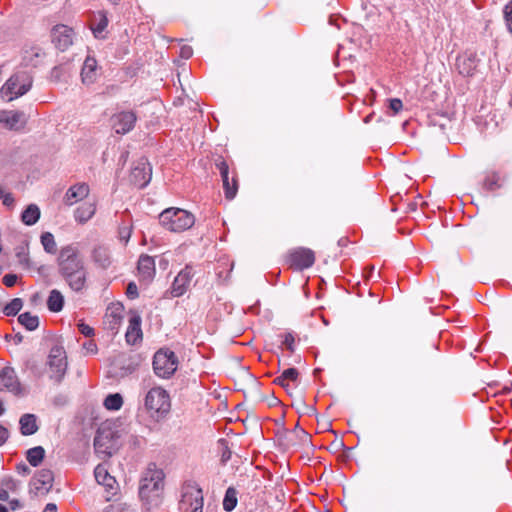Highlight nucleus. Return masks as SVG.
Returning <instances> with one entry per match:
<instances>
[{"mask_svg": "<svg viewBox=\"0 0 512 512\" xmlns=\"http://www.w3.org/2000/svg\"><path fill=\"white\" fill-rule=\"evenodd\" d=\"M104 512H121L120 509L118 507H115V506H109L107 507Z\"/></svg>", "mask_w": 512, "mask_h": 512, "instance_id": "680f3d73", "label": "nucleus"}, {"mask_svg": "<svg viewBox=\"0 0 512 512\" xmlns=\"http://www.w3.org/2000/svg\"><path fill=\"white\" fill-rule=\"evenodd\" d=\"M20 262H21L22 264H23V263H25L26 265H28V263H29V259H28V257H27L26 255H24V256H23V258H22V259H20Z\"/></svg>", "mask_w": 512, "mask_h": 512, "instance_id": "0e129e2a", "label": "nucleus"}, {"mask_svg": "<svg viewBox=\"0 0 512 512\" xmlns=\"http://www.w3.org/2000/svg\"><path fill=\"white\" fill-rule=\"evenodd\" d=\"M282 378H284L288 382H295L298 379V370L296 368H288L284 370L282 373Z\"/></svg>", "mask_w": 512, "mask_h": 512, "instance_id": "79ce46f5", "label": "nucleus"}, {"mask_svg": "<svg viewBox=\"0 0 512 512\" xmlns=\"http://www.w3.org/2000/svg\"><path fill=\"white\" fill-rule=\"evenodd\" d=\"M50 378L59 383L67 370V356L63 347L53 346L48 355L47 361Z\"/></svg>", "mask_w": 512, "mask_h": 512, "instance_id": "6e6552de", "label": "nucleus"}, {"mask_svg": "<svg viewBox=\"0 0 512 512\" xmlns=\"http://www.w3.org/2000/svg\"><path fill=\"white\" fill-rule=\"evenodd\" d=\"M20 432L22 435H33L38 431L37 417L34 414L26 413L20 417Z\"/></svg>", "mask_w": 512, "mask_h": 512, "instance_id": "393cba45", "label": "nucleus"}, {"mask_svg": "<svg viewBox=\"0 0 512 512\" xmlns=\"http://www.w3.org/2000/svg\"><path fill=\"white\" fill-rule=\"evenodd\" d=\"M9 498V494H8V491L7 489H5L4 487H0V500L1 501H7Z\"/></svg>", "mask_w": 512, "mask_h": 512, "instance_id": "bf43d9fd", "label": "nucleus"}, {"mask_svg": "<svg viewBox=\"0 0 512 512\" xmlns=\"http://www.w3.org/2000/svg\"><path fill=\"white\" fill-rule=\"evenodd\" d=\"M97 76V61L95 58L88 56L84 61L81 71L82 82L86 85H91L96 81Z\"/></svg>", "mask_w": 512, "mask_h": 512, "instance_id": "b1692460", "label": "nucleus"}, {"mask_svg": "<svg viewBox=\"0 0 512 512\" xmlns=\"http://www.w3.org/2000/svg\"><path fill=\"white\" fill-rule=\"evenodd\" d=\"M19 484V481L11 476H5L1 479V486L7 489V491L16 492Z\"/></svg>", "mask_w": 512, "mask_h": 512, "instance_id": "58836bf2", "label": "nucleus"}, {"mask_svg": "<svg viewBox=\"0 0 512 512\" xmlns=\"http://www.w3.org/2000/svg\"><path fill=\"white\" fill-rule=\"evenodd\" d=\"M152 169L147 159L141 158L131 170L130 181L138 188L145 187L151 180Z\"/></svg>", "mask_w": 512, "mask_h": 512, "instance_id": "f8f14e48", "label": "nucleus"}, {"mask_svg": "<svg viewBox=\"0 0 512 512\" xmlns=\"http://www.w3.org/2000/svg\"><path fill=\"white\" fill-rule=\"evenodd\" d=\"M125 338L126 342L130 345H134L142 339L141 317L138 314L130 317Z\"/></svg>", "mask_w": 512, "mask_h": 512, "instance_id": "4be33fe9", "label": "nucleus"}, {"mask_svg": "<svg viewBox=\"0 0 512 512\" xmlns=\"http://www.w3.org/2000/svg\"><path fill=\"white\" fill-rule=\"evenodd\" d=\"M216 167L218 168L227 199H233L237 193L238 185L235 177L229 178V167L225 160L219 159L216 161Z\"/></svg>", "mask_w": 512, "mask_h": 512, "instance_id": "a211bd4d", "label": "nucleus"}, {"mask_svg": "<svg viewBox=\"0 0 512 512\" xmlns=\"http://www.w3.org/2000/svg\"><path fill=\"white\" fill-rule=\"evenodd\" d=\"M74 36L73 29L64 24L55 25L51 29L52 43L61 51L67 50L73 44Z\"/></svg>", "mask_w": 512, "mask_h": 512, "instance_id": "9b49d317", "label": "nucleus"}, {"mask_svg": "<svg viewBox=\"0 0 512 512\" xmlns=\"http://www.w3.org/2000/svg\"><path fill=\"white\" fill-rule=\"evenodd\" d=\"M3 390L15 395H19L22 391L16 372L10 366H6L0 370V391Z\"/></svg>", "mask_w": 512, "mask_h": 512, "instance_id": "2eb2a0df", "label": "nucleus"}, {"mask_svg": "<svg viewBox=\"0 0 512 512\" xmlns=\"http://www.w3.org/2000/svg\"><path fill=\"white\" fill-rule=\"evenodd\" d=\"M232 452L228 448V446H224L222 454H221V462L222 464H226L231 459Z\"/></svg>", "mask_w": 512, "mask_h": 512, "instance_id": "5fc2aeb1", "label": "nucleus"}, {"mask_svg": "<svg viewBox=\"0 0 512 512\" xmlns=\"http://www.w3.org/2000/svg\"><path fill=\"white\" fill-rule=\"evenodd\" d=\"M374 270H375V267L373 265L368 267L367 278L373 277Z\"/></svg>", "mask_w": 512, "mask_h": 512, "instance_id": "e2e57ef3", "label": "nucleus"}, {"mask_svg": "<svg viewBox=\"0 0 512 512\" xmlns=\"http://www.w3.org/2000/svg\"><path fill=\"white\" fill-rule=\"evenodd\" d=\"M94 476L98 484L103 485L109 489H112L116 483V480L111 476L104 465H97L94 470Z\"/></svg>", "mask_w": 512, "mask_h": 512, "instance_id": "bb28decb", "label": "nucleus"}, {"mask_svg": "<svg viewBox=\"0 0 512 512\" xmlns=\"http://www.w3.org/2000/svg\"><path fill=\"white\" fill-rule=\"evenodd\" d=\"M95 212H96L95 202L87 201L75 210L74 217L77 222L85 223L93 217Z\"/></svg>", "mask_w": 512, "mask_h": 512, "instance_id": "a878e982", "label": "nucleus"}, {"mask_svg": "<svg viewBox=\"0 0 512 512\" xmlns=\"http://www.w3.org/2000/svg\"><path fill=\"white\" fill-rule=\"evenodd\" d=\"M180 507L184 512H202L203 495L200 489L185 492L180 501Z\"/></svg>", "mask_w": 512, "mask_h": 512, "instance_id": "dca6fc26", "label": "nucleus"}, {"mask_svg": "<svg viewBox=\"0 0 512 512\" xmlns=\"http://www.w3.org/2000/svg\"><path fill=\"white\" fill-rule=\"evenodd\" d=\"M0 200H2L3 205L6 207H13L15 202L13 195L9 192H5L2 189H0Z\"/></svg>", "mask_w": 512, "mask_h": 512, "instance_id": "37998d69", "label": "nucleus"}, {"mask_svg": "<svg viewBox=\"0 0 512 512\" xmlns=\"http://www.w3.org/2000/svg\"><path fill=\"white\" fill-rule=\"evenodd\" d=\"M69 76V68L66 65L55 66L50 72V80L52 82L66 81Z\"/></svg>", "mask_w": 512, "mask_h": 512, "instance_id": "c9c22d12", "label": "nucleus"}, {"mask_svg": "<svg viewBox=\"0 0 512 512\" xmlns=\"http://www.w3.org/2000/svg\"><path fill=\"white\" fill-rule=\"evenodd\" d=\"M22 306V300L20 298H14L3 307L2 311L7 316H14L21 310Z\"/></svg>", "mask_w": 512, "mask_h": 512, "instance_id": "4c0bfd02", "label": "nucleus"}, {"mask_svg": "<svg viewBox=\"0 0 512 512\" xmlns=\"http://www.w3.org/2000/svg\"><path fill=\"white\" fill-rule=\"evenodd\" d=\"M18 321L21 325H23L27 330L33 331L39 326V318L36 315H32L29 312H25L19 315Z\"/></svg>", "mask_w": 512, "mask_h": 512, "instance_id": "473e14b6", "label": "nucleus"}, {"mask_svg": "<svg viewBox=\"0 0 512 512\" xmlns=\"http://www.w3.org/2000/svg\"><path fill=\"white\" fill-rule=\"evenodd\" d=\"M45 457V450L42 446L30 448L26 452V459L33 467H37Z\"/></svg>", "mask_w": 512, "mask_h": 512, "instance_id": "7c9ffc66", "label": "nucleus"}, {"mask_svg": "<svg viewBox=\"0 0 512 512\" xmlns=\"http://www.w3.org/2000/svg\"><path fill=\"white\" fill-rule=\"evenodd\" d=\"M275 382L279 385H281L282 387H287L288 386V381H286L284 378H282V375L278 376L276 379H275Z\"/></svg>", "mask_w": 512, "mask_h": 512, "instance_id": "052dcab7", "label": "nucleus"}, {"mask_svg": "<svg viewBox=\"0 0 512 512\" xmlns=\"http://www.w3.org/2000/svg\"><path fill=\"white\" fill-rule=\"evenodd\" d=\"M136 119L134 112L122 111L111 117V125L117 134H126L133 129Z\"/></svg>", "mask_w": 512, "mask_h": 512, "instance_id": "4468645a", "label": "nucleus"}, {"mask_svg": "<svg viewBox=\"0 0 512 512\" xmlns=\"http://www.w3.org/2000/svg\"><path fill=\"white\" fill-rule=\"evenodd\" d=\"M389 108L392 110L393 114L399 113L403 108V103L398 98H393L389 100Z\"/></svg>", "mask_w": 512, "mask_h": 512, "instance_id": "a18cd8bd", "label": "nucleus"}, {"mask_svg": "<svg viewBox=\"0 0 512 512\" xmlns=\"http://www.w3.org/2000/svg\"><path fill=\"white\" fill-rule=\"evenodd\" d=\"M138 272L144 281H151L155 275L154 258L149 255H141L138 260Z\"/></svg>", "mask_w": 512, "mask_h": 512, "instance_id": "5701e85b", "label": "nucleus"}, {"mask_svg": "<svg viewBox=\"0 0 512 512\" xmlns=\"http://www.w3.org/2000/svg\"><path fill=\"white\" fill-rule=\"evenodd\" d=\"M33 79L27 71H17L1 88L2 97L12 101L26 94L32 87Z\"/></svg>", "mask_w": 512, "mask_h": 512, "instance_id": "39448f33", "label": "nucleus"}, {"mask_svg": "<svg viewBox=\"0 0 512 512\" xmlns=\"http://www.w3.org/2000/svg\"><path fill=\"white\" fill-rule=\"evenodd\" d=\"M8 437V430L0 424V446H2L7 441Z\"/></svg>", "mask_w": 512, "mask_h": 512, "instance_id": "6e6d98bb", "label": "nucleus"}, {"mask_svg": "<svg viewBox=\"0 0 512 512\" xmlns=\"http://www.w3.org/2000/svg\"><path fill=\"white\" fill-rule=\"evenodd\" d=\"M64 306V297L62 293L53 289L47 299V307L51 312H60Z\"/></svg>", "mask_w": 512, "mask_h": 512, "instance_id": "c85d7f7f", "label": "nucleus"}, {"mask_svg": "<svg viewBox=\"0 0 512 512\" xmlns=\"http://www.w3.org/2000/svg\"><path fill=\"white\" fill-rule=\"evenodd\" d=\"M315 262V254L311 249L299 247L289 252L287 263L295 270H304Z\"/></svg>", "mask_w": 512, "mask_h": 512, "instance_id": "9d476101", "label": "nucleus"}, {"mask_svg": "<svg viewBox=\"0 0 512 512\" xmlns=\"http://www.w3.org/2000/svg\"><path fill=\"white\" fill-rule=\"evenodd\" d=\"M118 432L110 424H102L94 438L95 452L103 458L111 457L118 447Z\"/></svg>", "mask_w": 512, "mask_h": 512, "instance_id": "423d86ee", "label": "nucleus"}, {"mask_svg": "<svg viewBox=\"0 0 512 512\" xmlns=\"http://www.w3.org/2000/svg\"><path fill=\"white\" fill-rule=\"evenodd\" d=\"M178 359L169 349L158 350L153 357V369L161 378H170L177 370Z\"/></svg>", "mask_w": 512, "mask_h": 512, "instance_id": "0eeeda50", "label": "nucleus"}, {"mask_svg": "<svg viewBox=\"0 0 512 512\" xmlns=\"http://www.w3.org/2000/svg\"><path fill=\"white\" fill-rule=\"evenodd\" d=\"M124 307L121 303L110 304L104 316V323L111 331H117L123 319Z\"/></svg>", "mask_w": 512, "mask_h": 512, "instance_id": "6ab92c4d", "label": "nucleus"}, {"mask_svg": "<svg viewBox=\"0 0 512 512\" xmlns=\"http://www.w3.org/2000/svg\"><path fill=\"white\" fill-rule=\"evenodd\" d=\"M194 276V272L191 266L186 265L175 277L171 288L170 294L172 297H180L184 295L190 287V283Z\"/></svg>", "mask_w": 512, "mask_h": 512, "instance_id": "ddd939ff", "label": "nucleus"}, {"mask_svg": "<svg viewBox=\"0 0 512 512\" xmlns=\"http://www.w3.org/2000/svg\"><path fill=\"white\" fill-rule=\"evenodd\" d=\"M41 54H42V52H41V50H40V49H38V50H37V52H35V56H36V57H40V56H41Z\"/></svg>", "mask_w": 512, "mask_h": 512, "instance_id": "774afa93", "label": "nucleus"}, {"mask_svg": "<svg viewBox=\"0 0 512 512\" xmlns=\"http://www.w3.org/2000/svg\"><path fill=\"white\" fill-rule=\"evenodd\" d=\"M17 279L18 277L16 274H6L2 280L5 286L12 287L16 284Z\"/></svg>", "mask_w": 512, "mask_h": 512, "instance_id": "8fccbe9b", "label": "nucleus"}, {"mask_svg": "<svg viewBox=\"0 0 512 512\" xmlns=\"http://www.w3.org/2000/svg\"><path fill=\"white\" fill-rule=\"evenodd\" d=\"M504 19L508 31L512 33V0L504 8Z\"/></svg>", "mask_w": 512, "mask_h": 512, "instance_id": "a19ab883", "label": "nucleus"}, {"mask_svg": "<svg viewBox=\"0 0 512 512\" xmlns=\"http://www.w3.org/2000/svg\"><path fill=\"white\" fill-rule=\"evenodd\" d=\"M53 482V472L49 469H41L31 479L30 493L35 496H44L52 489Z\"/></svg>", "mask_w": 512, "mask_h": 512, "instance_id": "1a4fd4ad", "label": "nucleus"}, {"mask_svg": "<svg viewBox=\"0 0 512 512\" xmlns=\"http://www.w3.org/2000/svg\"><path fill=\"white\" fill-rule=\"evenodd\" d=\"M92 260L96 265L103 269L107 268L111 263L108 250L102 246L94 248L92 252Z\"/></svg>", "mask_w": 512, "mask_h": 512, "instance_id": "cd10ccee", "label": "nucleus"}, {"mask_svg": "<svg viewBox=\"0 0 512 512\" xmlns=\"http://www.w3.org/2000/svg\"><path fill=\"white\" fill-rule=\"evenodd\" d=\"M90 192L89 185L86 183H77L72 185L65 193L63 201L66 205L72 206L87 198Z\"/></svg>", "mask_w": 512, "mask_h": 512, "instance_id": "412c9836", "label": "nucleus"}, {"mask_svg": "<svg viewBox=\"0 0 512 512\" xmlns=\"http://www.w3.org/2000/svg\"><path fill=\"white\" fill-rule=\"evenodd\" d=\"M160 224L171 232H183L194 225L195 217L179 208H168L159 215Z\"/></svg>", "mask_w": 512, "mask_h": 512, "instance_id": "20e7f679", "label": "nucleus"}, {"mask_svg": "<svg viewBox=\"0 0 512 512\" xmlns=\"http://www.w3.org/2000/svg\"><path fill=\"white\" fill-rule=\"evenodd\" d=\"M9 507L11 510L15 511V510L22 508V504L20 503L19 500L13 499V500L9 501Z\"/></svg>", "mask_w": 512, "mask_h": 512, "instance_id": "4d7b16f0", "label": "nucleus"}, {"mask_svg": "<svg viewBox=\"0 0 512 512\" xmlns=\"http://www.w3.org/2000/svg\"><path fill=\"white\" fill-rule=\"evenodd\" d=\"M5 409L2 405V403L0 402V416L4 413Z\"/></svg>", "mask_w": 512, "mask_h": 512, "instance_id": "338daca9", "label": "nucleus"}, {"mask_svg": "<svg viewBox=\"0 0 512 512\" xmlns=\"http://www.w3.org/2000/svg\"><path fill=\"white\" fill-rule=\"evenodd\" d=\"M27 116L22 111H3L0 113V124L9 130L19 131L25 127Z\"/></svg>", "mask_w": 512, "mask_h": 512, "instance_id": "f3484780", "label": "nucleus"}, {"mask_svg": "<svg viewBox=\"0 0 512 512\" xmlns=\"http://www.w3.org/2000/svg\"><path fill=\"white\" fill-rule=\"evenodd\" d=\"M57 264L60 276L71 290L81 292L86 287L87 269L76 247L72 245L62 247Z\"/></svg>", "mask_w": 512, "mask_h": 512, "instance_id": "f257e3e1", "label": "nucleus"}, {"mask_svg": "<svg viewBox=\"0 0 512 512\" xmlns=\"http://www.w3.org/2000/svg\"><path fill=\"white\" fill-rule=\"evenodd\" d=\"M237 505V491L234 487H229L226 490L223 499V509L227 512H231Z\"/></svg>", "mask_w": 512, "mask_h": 512, "instance_id": "72a5a7b5", "label": "nucleus"}, {"mask_svg": "<svg viewBox=\"0 0 512 512\" xmlns=\"http://www.w3.org/2000/svg\"><path fill=\"white\" fill-rule=\"evenodd\" d=\"M103 405L108 410L117 411L123 405V398L119 393L109 394L105 398Z\"/></svg>", "mask_w": 512, "mask_h": 512, "instance_id": "f704fd0d", "label": "nucleus"}, {"mask_svg": "<svg viewBox=\"0 0 512 512\" xmlns=\"http://www.w3.org/2000/svg\"><path fill=\"white\" fill-rule=\"evenodd\" d=\"M484 186L486 189L493 191L500 187L499 177L496 174L488 175L484 181Z\"/></svg>", "mask_w": 512, "mask_h": 512, "instance_id": "ea45409f", "label": "nucleus"}, {"mask_svg": "<svg viewBox=\"0 0 512 512\" xmlns=\"http://www.w3.org/2000/svg\"><path fill=\"white\" fill-rule=\"evenodd\" d=\"M478 61L476 54L465 53L457 57L456 68L461 75L469 77L475 73Z\"/></svg>", "mask_w": 512, "mask_h": 512, "instance_id": "aec40b11", "label": "nucleus"}, {"mask_svg": "<svg viewBox=\"0 0 512 512\" xmlns=\"http://www.w3.org/2000/svg\"><path fill=\"white\" fill-rule=\"evenodd\" d=\"M43 512H57V506L55 503H48L44 507Z\"/></svg>", "mask_w": 512, "mask_h": 512, "instance_id": "13d9d810", "label": "nucleus"}, {"mask_svg": "<svg viewBox=\"0 0 512 512\" xmlns=\"http://www.w3.org/2000/svg\"><path fill=\"white\" fill-rule=\"evenodd\" d=\"M144 409L155 421L164 419L171 409L169 393L161 387L151 388L144 397Z\"/></svg>", "mask_w": 512, "mask_h": 512, "instance_id": "7ed1b4c3", "label": "nucleus"}, {"mask_svg": "<svg viewBox=\"0 0 512 512\" xmlns=\"http://www.w3.org/2000/svg\"><path fill=\"white\" fill-rule=\"evenodd\" d=\"M193 54V50L190 46L184 45L180 49V56L184 59H189Z\"/></svg>", "mask_w": 512, "mask_h": 512, "instance_id": "603ef678", "label": "nucleus"}, {"mask_svg": "<svg viewBox=\"0 0 512 512\" xmlns=\"http://www.w3.org/2000/svg\"><path fill=\"white\" fill-rule=\"evenodd\" d=\"M41 244L44 250L49 254H55L57 251V245L55 238L52 233L44 232L41 235Z\"/></svg>", "mask_w": 512, "mask_h": 512, "instance_id": "e433bc0d", "label": "nucleus"}, {"mask_svg": "<svg viewBox=\"0 0 512 512\" xmlns=\"http://www.w3.org/2000/svg\"><path fill=\"white\" fill-rule=\"evenodd\" d=\"M164 487V473L156 464L150 463L144 472L139 487V496L149 506H158Z\"/></svg>", "mask_w": 512, "mask_h": 512, "instance_id": "f03ea898", "label": "nucleus"}, {"mask_svg": "<svg viewBox=\"0 0 512 512\" xmlns=\"http://www.w3.org/2000/svg\"><path fill=\"white\" fill-rule=\"evenodd\" d=\"M0 512H9V511L6 506H4L3 504H0Z\"/></svg>", "mask_w": 512, "mask_h": 512, "instance_id": "69168bd1", "label": "nucleus"}, {"mask_svg": "<svg viewBox=\"0 0 512 512\" xmlns=\"http://www.w3.org/2000/svg\"><path fill=\"white\" fill-rule=\"evenodd\" d=\"M83 349L87 354H96L98 351L97 345L93 340H89L83 344Z\"/></svg>", "mask_w": 512, "mask_h": 512, "instance_id": "de8ad7c7", "label": "nucleus"}, {"mask_svg": "<svg viewBox=\"0 0 512 512\" xmlns=\"http://www.w3.org/2000/svg\"><path fill=\"white\" fill-rule=\"evenodd\" d=\"M97 23L92 26L93 35L96 38H104V31L108 25V18L104 12H98L96 16Z\"/></svg>", "mask_w": 512, "mask_h": 512, "instance_id": "2f4dec72", "label": "nucleus"}, {"mask_svg": "<svg viewBox=\"0 0 512 512\" xmlns=\"http://www.w3.org/2000/svg\"><path fill=\"white\" fill-rule=\"evenodd\" d=\"M294 342H295V338L292 333L287 332L284 334L282 344L285 345L286 348L288 350H290L291 352L294 351Z\"/></svg>", "mask_w": 512, "mask_h": 512, "instance_id": "c03bdc74", "label": "nucleus"}, {"mask_svg": "<svg viewBox=\"0 0 512 512\" xmlns=\"http://www.w3.org/2000/svg\"><path fill=\"white\" fill-rule=\"evenodd\" d=\"M78 330L86 337H91L94 335V329L83 322L78 324Z\"/></svg>", "mask_w": 512, "mask_h": 512, "instance_id": "49530a36", "label": "nucleus"}, {"mask_svg": "<svg viewBox=\"0 0 512 512\" xmlns=\"http://www.w3.org/2000/svg\"><path fill=\"white\" fill-rule=\"evenodd\" d=\"M126 294L128 298L134 299L138 296V288L137 285L133 282L127 285Z\"/></svg>", "mask_w": 512, "mask_h": 512, "instance_id": "09e8293b", "label": "nucleus"}, {"mask_svg": "<svg viewBox=\"0 0 512 512\" xmlns=\"http://www.w3.org/2000/svg\"><path fill=\"white\" fill-rule=\"evenodd\" d=\"M119 237L122 241L128 242L131 237V227L125 226L119 229Z\"/></svg>", "mask_w": 512, "mask_h": 512, "instance_id": "3c124183", "label": "nucleus"}, {"mask_svg": "<svg viewBox=\"0 0 512 512\" xmlns=\"http://www.w3.org/2000/svg\"><path fill=\"white\" fill-rule=\"evenodd\" d=\"M16 470L19 474L23 476H27L31 473V469L25 463L18 464L16 466Z\"/></svg>", "mask_w": 512, "mask_h": 512, "instance_id": "864d4df0", "label": "nucleus"}, {"mask_svg": "<svg viewBox=\"0 0 512 512\" xmlns=\"http://www.w3.org/2000/svg\"><path fill=\"white\" fill-rule=\"evenodd\" d=\"M40 218V210L37 205L30 204L22 213L21 220L24 224L34 225Z\"/></svg>", "mask_w": 512, "mask_h": 512, "instance_id": "c756f323", "label": "nucleus"}]
</instances>
